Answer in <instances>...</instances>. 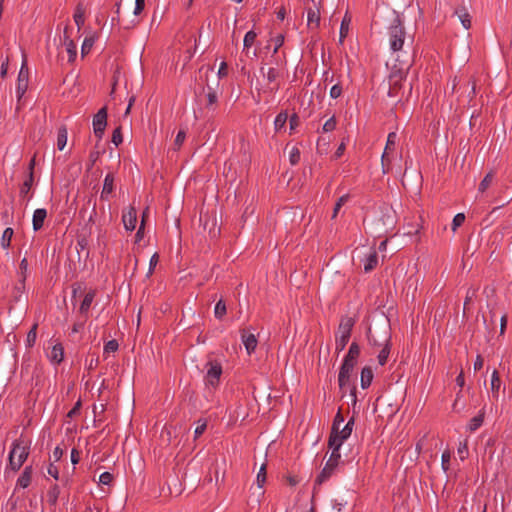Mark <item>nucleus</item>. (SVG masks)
I'll use <instances>...</instances> for the list:
<instances>
[{
  "label": "nucleus",
  "mask_w": 512,
  "mask_h": 512,
  "mask_svg": "<svg viewBox=\"0 0 512 512\" xmlns=\"http://www.w3.org/2000/svg\"><path fill=\"white\" fill-rule=\"evenodd\" d=\"M94 297H95V291H89L88 293H86V295L84 296V299L80 305V312L82 314H85L89 311L91 304L94 300Z\"/></svg>",
  "instance_id": "obj_30"
},
{
  "label": "nucleus",
  "mask_w": 512,
  "mask_h": 512,
  "mask_svg": "<svg viewBox=\"0 0 512 512\" xmlns=\"http://www.w3.org/2000/svg\"><path fill=\"white\" fill-rule=\"evenodd\" d=\"M257 38V33L254 30L248 31L243 40V50L249 54V49L254 45Z\"/></svg>",
  "instance_id": "obj_26"
},
{
  "label": "nucleus",
  "mask_w": 512,
  "mask_h": 512,
  "mask_svg": "<svg viewBox=\"0 0 512 512\" xmlns=\"http://www.w3.org/2000/svg\"><path fill=\"white\" fill-rule=\"evenodd\" d=\"M390 354V347L389 344L386 343L384 347L381 349V351L378 354V362L380 365H385L388 359V356Z\"/></svg>",
  "instance_id": "obj_38"
},
{
  "label": "nucleus",
  "mask_w": 512,
  "mask_h": 512,
  "mask_svg": "<svg viewBox=\"0 0 512 512\" xmlns=\"http://www.w3.org/2000/svg\"><path fill=\"white\" fill-rule=\"evenodd\" d=\"M364 262V271L370 272L372 271L378 264V255L374 249H371L369 254L363 260Z\"/></svg>",
  "instance_id": "obj_20"
},
{
  "label": "nucleus",
  "mask_w": 512,
  "mask_h": 512,
  "mask_svg": "<svg viewBox=\"0 0 512 512\" xmlns=\"http://www.w3.org/2000/svg\"><path fill=\"white\" fill-rule=\"evenodd\" d=\"M354 367L355 365L343 361L338 376L339 387L342 391L346 388H349L350 376L354 370Z\"/></svg>",
  "instance_id": "obj_9"
},
{
  "label": "nucleus",
  "mask_w": 512,
  "mask_h": 512,
  "mask_svg": "<svg viewBox=\"0 0 512 512\" xmlns=\"http://www.w3.org/2000/svg\"><path fill=\"white\" fill-rule=\"evenodd\" d=\"M344 151H345V144H344V143H341V144L338 146V148H337V150H336V152H335V154H334V158H335V159L340 158V157L343 155Z\"/></svg>",
  "instance_id": "obj_64"
},
{
  "label": "nucleus",
  "mask_w": 512,
  "mask_h": 512,
  "mask_svg": "<svg viewBox=\"0 0 512 512\" xmlns=\"http://www.w3.org/2000/svg\"><path fill=\"white\" fill-rule=\"evenodd\" d=\"M114 189V176L109 173L105 176L103 189L101 192V198L107 199V197L113 192Z\"/></svg>",
  "instance_id": "obj_21"
},
{
  "label": "nucleus",
  "mask_w": 512,
  "mask_h": 512,
  "mask_svg": "<svg viewBox=\"0 0 512 512\" xmlns=\"http://www.w3.org/2000/svg\"><path fill=\"white\" fill-rule=\"evenodd\" d=\"M321 14L317 5L307 9V27L309 30H317L320 26Z\"/></svg>",
  "instance_id": "obj_11"
},
{
  "label": "nucleus",
  "mask_w": 512,
  "mask_h": 512,
  "mask_svg": "<svg viewBox=\"0 0 512 512\" xmlns=\"http://www.w3.org/2000/svg\"><path fill=\"white\" fill-rule=\"evenodd\" d=\"M48 357L52 363L59 364L64 359V348L61 343L53 345Z\"/></svg>",
  "instance_id": "obj_18"
},
{
  "label": "nucleus",
  "mask_w": 512,
  "mask_h": 512,
  "mask_svg": "<svg viewBox=\"0 0 512 512\" xmlns=\"http://www.w3.org/2000/svg\"><path fill=\"white\" fill-rule=\"evenodd\" d=\"M387 36L390 49L393 52L400 51L403 48L406 32L402 19L396 13L392 23L388 27Z\"/></svg>",
  "instance_id": "obj_1"
},
{
  "label": "nucleus",
  "mask_w": 512,
  "mask_h": 512,
  "mask_svg": "<svg viewBox=\"0 0 512 512\" xmlns=\"http://www.w3.org/2000/svg\"><path fill=\"white\" fill-rule=\"evenodd\" d=\"M206 385L212 388H216L219 384L220 377L222 375V366L217 361H209L206 364Z\"/></svg>",
  "instance_id": "obj_4"
},
{
  "label": "nucleus",
  "mask_w": 512,
  "mask_h": 512,
  "mask_svg": "<svg viewBox=\"0 0 512 512\" xmlns=\"http://www.w3.org/2000/svg\"><path fill=\"white\" fill-rule=\"evenodd\" d=\"M32 183H33V174L30 173L29 177L24 181V183L20 189L21 196H26L29 193Z\"/></svg>",
  "instance_id": "obj_41"
},
{
  "label": "nucleus",
  "mask_w": 512,
  "mask_h": 512,
  "mask_svg": "<svg viewBox=\"0 0 512 512\" xmlns=\"http://www.w3.org/2000/svg\"><path fill=\"white\" fill-rule=\"evenodd\" d=\"M145 7V0H135L134 15H140Z\"/></svg>",
  "instance_id": "obj_56"
},
{
  "label": "nucleus",
  "mask_w": 512,
  "mask_h": 512,
  "mask_svg": "<svg viewBox=\"0 0 512 512\" xmlns=\"http://www.w3.org/2000/svg\"><path fill=\"white\" fill-rule=\"evenodd\" d=\"M341 94H342V87L338 84L332 86V88L330 89V96L333 99L340 97Z\"/></svg>",
  "instance_id": "obj_55"
},
{
  "label": "nucleus",
  "mask_w": 512,
  "mask_h": 512,
  "mask_svg": "<svg viewBox=\"0 0 512 512\" xmlns=\"http://www.w3.org/2000/svg\"><path fill=\"white\" fill-rule=\"evenodd\" d=\"M94 43H95V38L93 36L86 37L84 39V41L82 43V47H81V54H82L83 57L90 52V50L93 47Z\"/></svg>",
  "instance_id": "obj_35"
},
{
  "label": "nucleus",
  "mask_w": 512,
  "mask_h": 512,
  "mask_svg": "<svg viewBox=\"0 0 512 512\" xmlns=\"http://www.w3.org/2000/svg\"><path fill=\"white\" fill-rule=\"evenodd\" d=\"M336 124V119L334 116H332L324 123L322 130L324 132H331L336 128Z\"/></svg>",
  "instance_id": "obj_48"
},
{
  "label": "nucleus",
  "mask_w": 512,
  "mask_h": 512,
  "mask_svg": "<svg viewBox=\"0 0 512 512\" xmlns=\"http://www.w3.org/2000/svg\"><path fill=\"white\" fill-rule=\"evenodd\" d=\"M272 42H274V50H273V53L276 54L279 50V48L283 45L284 43V35L282 34H278L277 36H275L274 38H272L271 40Z\"/></svg>",
  "instance_id": "obj_50"
},
{
  "label": "nucleus",
  "mask_w": 512,
  "mask_h": 512,
  "mask_svg": "<svg viewBox=\"0 0 512 512\" xmlns=\"http://www.w3.org/2000/svg\"><path fill=\"white\" fill-rule=\"evenodd\" d=\"M118 342L116 340L108 341L104 346V353H111L118 350Z\"/></svg>",
  "instance_id": "obj_49"
},
{
  "label": "nucleus",
  "mask_w": 512,
  "mask_h": 512,
  "mask_svg": "<svg viewBox=\"0 0 512 512\" xmlns=\"http://www.w3.org/2000/svg\"><path fill=\"white\" fill-rule=\"evenodd\" d=\"M406 75L403 71H394L389 76V91L390 97L396 98L400 95V91L405 81Z\"/></svg>",
  "instance_id": "obj_5"
},
{
  "label": "nucleus",
  "mask_w": 512,
  "mask_h": 512,
  "mask_svg": "<svg viewBox=\"0 0 512 512\" xmlns=\"http://www.w3.org/2000/svg\"><path fill=\"white\" fill-rule=\"evenodd\" d=\"M289 123H290V129H291V130H293V129H294L296 126H298V124H299V118H298V116H297L296 114L292 115V116L290 117V121H289Z\"/></svg>",
  "instance_id": "obj_62"
},
{
  "label": "nucleus",
  "mask_w": 512,
  "mask_h": 512,
  "mask_svg": "<svg viewBox=\"0 0 512 512\" xmlns=\"http://www.w3.org/2000/svg\"><path fill=\"white\" fill-rule=\"evenodd\" d=\"M342 445L337 441H335L334 438H329V447L332 448V453L330 457L328 458L329 461H333L340 465L341 462V454H340V447Z\"/></svg>",
  "instance_id": "obj_19"
},
{
  "label": "nucleus",
  "mask_w": 512,
  "mask_h": 512,
  "mask_svg": "<svg viewBox=\"0 0 512 512\" xmlns=\"http://www.w3.org/2000/svg\"><path fill=\"white\" fill-rule=\"evenodd\" d=\"M228 74V67H227V63L226 62H221L220 64V67H219V70H218V76L220 78L222 77H226Z\"/></svg>",
  "instance_id": "obj_59"
},
{
  "label": "nucleus",
  "mask_w": 512,
  "mask_h": 512,
  "mask_svg": "<svg viewBox=\"0 0 512 512\" xmlns=\"http://www.w3.org/2000/svg\"><path fill=\"white\" fill-rule=\"evenodd\" d=\"M47 217V211L44 208L36 209L33 213L32 224L35 231L43 227L44 221Z\"/></svg>",
  "instance_id": "obj_17"
},
{
  "label": "nucleus",
  "mask_w": 512,
  "mask_h": 512,
  "mask_svg": "<svg viewBox=\"0 0 512 512\" xmlns=\"http://www.w3.org/2000/svg\"><path fill=\"white\" fill-rule=\"evenodd\" d=\"M442 467L445 471H447L449 469V463H450V453L449 452H444L442 454Z\"/></svg>",
  "instance_id": "obj_57"
},
{
  "label": "nucleus",
  "mask_w": 512,
  "mask_h": 512,
  "mask_svg": "<svg viewBox=\"0 0 512 512\" xmlns=\"http://www.w3.org/2000/svg\"><path fill=\"white\" fill-rule=\"evenodd\" d=\"M37 338V324H34L27 334L26 344L28 347H32Z\"/></svg>",
  "instance_id": "obj_39"
},
{
  "label": "nucleus",
  "mask_w": 512,
  "mask_h": 512,
  "mask_svg": "<svg viewBox=\"0 0 512 512\" xmlns=\"http://www.w3.org/2000/svg\"><path fill=\"white\" fill-rule=\"evenodd\" d=\"M465 221V215L463 213H458L454 216L452 221V230L456 231L458 227H460Z\"/></svg>",
  "instance_id": "obj_46"
},
{
  "label": "nucleus",
  "mask_w": 512,
  "mask_h": 512,
  "mask_svg": "<svg viewBox=\"0 0 512 512\" xmlns=\"http://www.w3.org/2000/svg\"><path fill=\"white\" fill-rule=\"evenodd\" d=\"M186 138V133L183 130H180L178 134L176 135V138L174 140L173 149L179 150L182 144L184 143Z\"/></svg>",
  "instance_id": "obj_44"
},
{
  "label": "nucleus",
  "mask_w": 512,
  "mask_h": 512,
  "mask_svg": "<svg viewBox=\"0 0 512 512\" xmlns=\"http://www.w3.org/2000/svg\"><path fill=\"white\" fill-rule=\"evenodd\" d=\"M122 222H123L124 228L127 231H133L136 228L137 212L134 207L129 206L128 208L123 210Z\"/></svg>",
  "instance_id": "obj_10"
},
{
  "label": "nucleus",
  "mask_w": 512,
  "mask_h": 512,
  "mask_svg": "<svg viewBox=\"0 0 512 512\" xmlns=\"http://www.w3.org/2000/svg\"><path fill=\"white\" fill-rule=\"evenodd\" d=\"M218 101L217 93L214 90H209L207 94V106H212Z\"/></svg>",
  "instance_id": "obj_53"
},
{
  "label": "nucleus",
  "mask_w": 512,
  "mask_h": 512,
  "mask_svg": "<svg viewBox=\"0 0 512 512\" xmlns=\"http://www.w3.org/2000/svg\"><path fill=\"white\" fill-rule=\"evenodd\" d=\"M490 386H491L492 397L495 400H498V398H499V390H500V387H501V379H500L498 371H496V370H494L492 375H491Z\"/></svg>",
  "instance_id": "obj_22"
},
{
  "label": "nucleus",
  "mask_w": 512,
  "mask_h": 512,
  "mask_svg": "<svg viewBox=\"0 0 512 512\" xmlns=\"http://www.w3.org/2000/svg\"><path fill=\"white\" fill-rule=\"evenodd\" d=\"M256 483L259 488H263L266 483V465L262 464L256 477Z\"/></svg>",
  "instance_id": "obj_37"
},
{
  "label": "nucleus",
  "mask_w": 512,
  "mask_h": 512,
  "mask_svg": "<svg viewBox=\"0 0 512 512\" xmlns=\"http://www.w3.org/2000/svg\"><path fill=\"white\" fill-rule=\"evenodd\" d=\"M350 23H351V17H350V15H348V13H346L342 19L341 26H340V36H339L340 44L343 43L344 39L348 35Z\"/></svg>",
  "instance_id": "obj_25"
},
{
  "label": "nucleus",
  "mask_w": 512,
  "mask_h": 512,
  "mask_svg": "<svg viewBox=\"0 0 512 512\" xmlns=\"http://www.w3.org/2000/svg\"><path fill=\"white\" fill-rule=\"evenodd\" d=\"M373 379V372L370 367H364L361 371V386L363 389L370 386Z\"/></svg>",
  "instance_id": "obj_29"
},
{
  "label": "nucleus",
  "mask_w": 512,
  "mask_h": 512,
  "mask_svg": "<svg viewBox=\"0 0 512 512\" xmlns=\"http://www.w3.org/2000/svg\"><path fill=\"white\" fill-rule=\"evenodd\" d=\"M455 13L457 14L463 27L465 29H469L471 27V17L469 13L464 8L456 10Z\"/></svg>",
  "instance_id": "obj_32"
},
{
  "label": "nucleus",
  "mask_w": 512,
  "mask_h": 512,
  "mask_svg": "<svg viewBox=\"0 0 512 512\" xmlns=\"http://www.w3.org/2000/svg\"><path fill=\"white\" fill-rule=\"evenodd\" d=\"M64 45L66 47V51L69 54V61L72 62L75 60L77 55V48L74 41L68 35V28L64 29Z\"/></svg>",
  "instance_id": "obj_16"
},
{
  "label": "nucleus",
  "mask_w": 512,
  "mask_h": 512,
  "mask_svg": "<svg viewBox=\"0 0 512 512\" xmlns=\"http://www.w3.org/2000/svg\"><path fill=\"white\" fill-rule=\"evenodd\" d=\"M28 69L26 67V61H23L22 67L18 74L16 95L18 102L22 99L28 88Z\"/></svg>",
  "instance_id": "obj_7"
},
{
  "label": "nucleus",
  "mask_w": 512,
  "mask_h": 512,
  "mask_svg": "<svg viewBox=\"0 0 512 512\" xmlns=\"http://www.w3.org/2000/svg\"><path fill=\"white\" fill-rule=\"evenodd\" d=\"M287 119H288V115L286 112L279 113L276 116L275 121H274L275 130L282 129L285 126Z\"/></svg>",
  "instance_id": "obj_36"
},
{
  "label": "nucleus",
  "mask_w": 512,
  "mask_h": 512,
  "mask_svg": "<svg viewBox=\"0 0 512 512\" xmlns=\"http://www.w3.org/2000/svg\"><path fill=\"white\" fill-rule=\"evenodd\" d=\"M289 160L292 165L297 164L300 161V151L298 148L293 147L289 153Z\"/></svg>",
  "instance_id": "obj_47"
},
{
  "label": "nucleus",
  "mask_w": 512,
  "mask_h": 512,
  "mask_svg": "<svg viewBox=\"0 0 512 512\" xmlns=\"http://www.w3.org/2000/svg\"><path fill=\"white\" fill-rule=\"evenodd\" d=\"M355 322L351 317H345L341 320L338 328V335L335 341V348L337 352H341L349 342L352 328Z\"/></svg>",
  "instance_id": "obj_3"
},
{
  "label": "nucleus",
  "mask_w": 512,
  "mask_h": 512,
  "mask_svg": "<svg viewBox=\"0 0 512 512\" xmlns=\"http://www.w3.org/2000/svg\"><path fill=\"white\" fill-rule=\"evenodd\" d=\"M28 261L27 258H23L19 265V277L20 281L24 282L27 277Z\"/></svg>",
  "instance_id": "obj_42"
},
{
  "label": "nucleus",
  "mask_w": 512,
  "mask_h": 512,
  "mask_svg": "<svg viewBox=\"0 0 512 512\" xmlns=\"http://www.w3.org/2000/svg\"><path fill=\"white\" fill-rule=\"evenodd\" d=\"M68 132L65 126H61L57 132V148L62 151L67 144Z\"/></svg>",
  "instance_id": "obj_28"
},
{
  "label": "nucleus",
  "mask_w": 512,
  "mask_h": 512,
  "mask_svg": "<svg viewBox=\"0 0 512 512\" xmlns=\"http://www.w3.org/2000/svg\"><path fill=\"white\" fill-rule=\"evenodd\" d=\"M227 312L226 304L223 300H219L214 308V314L217 319H222Z\"/></svg>",
  "instance_id": "obj_34"
},
{
  "label": "nucleus",
  "mask_w": 512,
  "mask_h": 512,
  "mask_svg": "<svg viewBox=\"0 0 512 512\" xmlns=\"http://www.w3.org/2000/svg\"><path fill=\"white\" fill-rule=\"evenodd\" d=\"M353 425L354 420L352 418L345 424V426L342 429L339 428L337 432L331 431L329 438H334L336 442L338 441L342 445L343 442L350 437L353 430Z\"/></svg>",
  "instance_id": "obj_13"
},
{
  "label": "nucleus",
  "mask_w": 512,
  "mask_h": 512,
  "mask_svg": "<svg viewBox=\"0 0 512 512\" xmlns=\"http://www.w3.org/2000/svg\"><path fill=\"white\" fill-rule=\"evenodd\" d=\"M32 478V467L26 466L22 474L17 480V485L22 488H27L31 483Z\"/></svg>",
  "instance_id": "obj_23"
},
{
  "label": "nucleus",
  "mask_w": 512,
  "mask_h": 512,
  "mask_svg": "<svg viewBox=\"0 0 512 512\" xmlns=\"http://www.w3.org/2000/svg\"><path fill=\"white\" fill-rule=\"evenodd\" d=\"M483 364H484V360H483L482 356L477 355L475 362H474V366H473L474 370L478 371V370L482 369Z\"/></svg>",
  "instance_id": "obj_60"
},
{
  "label": "nucleus",
  "mask_w": 512,
  "mask_h": 512,
  "mask_svg": "<svg viewBox=\"0 0 512 512\" xmlns=\"http://www.w3.org/2000/svg\"><path fill=\"white\" fill-rule=\"evenodd\" d=\"M206 428H207V420H205V419L198 420L197 427L195 428V431H194L195 438H198L199 436H201L204 433V431L206 430Z\"/></svg>",
  "instance_id": "obj_45"
},
{
  "label": "nucleus",
  "mask_w": 512,
  "mask_h": 512,
  "mask_svg": "<svg viewBox=\"0 0 512 512\" xmlns=\"http://www.w3.org/2000/svg\"><path fill=\"white\" fill-rule=\"evenodd\" d=\"M48 474L51 475L53 478L58 479V468L54 464H50L48 467Z\"/></svg>",
  "instance_id": "obj_61"
},
{
  "label": "nucleus",
  "mask_w": 512,
  "mask_h": 512,
  "mask_svg": "<svg viewBox=\"0 0 512 512\" xmlns=\"http://www.w3.org/2000/svg\"><path fill=\"white\" fill-rule=\"evenodd\" d=\"M123 141L122 139V133H121V128L120 127H117L116 129H114L113 131V134H112V142L118 146L119 144H121Z\"/></svg>",
  "instance_id": "obj_51"
},
{
  "label": "nucleus",
  "mask_w": 512,
  "mask_h": 512,
  "mask_svg": "<svg viewBox=\"0 0 512 512\" xmlns=\"http://www.w3.org/2000/svg\"><path fill=\"white\" fill-rule=\"evenodd\" d=\"M14 235V230L10 227L6 228L1 237V247L8 249L11 245V240Z\"/></svg>",
  "instance_id": "obj_33"
},
{
  "label": "nucleus",
  "mask_w": 512,
  "mask_h": 512,
  "mask_svg": "<svg viewBox=\"0 0 512 512\" xmlns=\"http://www.w3.org/2000/svg\"><path fill=\"white\" fill-rule=\"evenodd\" d=\"M339 467V464L327 460L324 468L320 472V474L317 476L315 483L318 485H321L322 483L326 482L332 475H334Z\"/></svg>",
  "instance_id": "obj_12"
},
{
  "label": "nucleus",
  "mask_w": 512,
  "mask_h": 512,
  "mask_svg": "<svg viewBox=\"0 0 512 512\" xmlns=\"http://www.w3.org/2000/svg\"><path fill=\"white\" fill-rule=\"evenodd\" d=\"M79 459H80V454L78 452V450L76 449H72L71 451V461L73 464H77L79 462Z\"/></svg>",
  "instance_id": "obj_63"
},
{
  "label": "nucleus",
  "mask_w": 512,
  "mask_h": 512,
  "mask_svg": "<svg viewBox=\"0 0 512 512\" xmlns=\"http://www.w3.org/2000/svg\"><path fill=\"white\" fill-rule=\"evenodd\" d=\"M241 339L249 355L255 351L258 341L254 334L243 331L241 334Z\"/></svg>",
  "instance_id": "obj_15"
},
{
  "label": "nucleus",
  "mask_w": 512,
  "mask_h": 512,
  "mask_svg": "<svg viewBox=\"0 0 512 512\" xmlns=\"http://www.w3.org/2000/svg\"><path fill=\"white\" fill-rule=\"evenodd\" d=\"M495 173L493 171L488 172L483 180L480 182L478 191L479 193H484L493 183Z\"/></svg>",
  "instance_id": "obj_31"
},
{
  "label": "nucleus",
  "mask_w": 512,
  "mask_h": 512,
  "mask_svg": "<svg viewBox=\"0 0 512 512\" xmlns=\"http://www.w3.org/2000/svg\"><path fill=\"white\" fill-rule=\"evenodd\" d=\"M112 480H113V476L109 472H103L99 476V483H101L103 485H109L112 482Z\"/></svg>",
  "instance_id": "obj_52"
},
{
  "label": "nucleus",
  "mask_w": 512,
  "mask_h": 512,
  "mask_svg": "<svg viewBox=\"0 0 512 512\" xmlns=\"http://www.w3.org/2000/svg\"><path fill=\"white\" fill-rule=\"evenodd\" d=\"M396 138H397V135H396L395 132L389 133V135L387 137V143H386L384 152H383L382 157H381L382 169H383V173L384 174L388 173L389 170H390L389 154L394 149V146H395V143H396Z\"/></svg>",
  "instance_id": "obj_6"
},
{
  "label": "nucleus",
  "mask_w": 512,
  "mask_h": 512,
  "mask_svg": "<svg viewBox=\"0 0 512 512\" xmlns=\"http://www.w3.org/2000/svg\"><path fill=\"white\" fill-rule=\"evenodd\" d=\"M468 453V447L467 443H461L458 447V454L460 455V458L463 460L466 458V455Z\"/></svg>",
  "instance_id": "obj_58"
},
{
  "label": "nucleus",
  "mask_w": 512,
  "mask_h": 512,
  "mask_svg": "<svg viewBox=\"0 0 512 512\" xmlns=\"http://www.w3.org/2000/svg\"><path fill=\"white\" fill-rule=\"evenodd\" d=\"M359 354L360 347L357 343L353 342L349 347L348 354L346 355L344 361L356 365Z\"/></svg>",
  "instance_id": "obj_24"
},
{
  "label": "nucleus",
  "mask_w": 512,
  "mask_h": 512,
  "mask_svg": "<svg viewBox=\"0 0 512 512\" xmlns=\"http://www.w3.org/2000/svg\"><path fill=\"white\" fill-rule=\"evenodd\" d=\"M29 444L22 438L15 440L9 453V466L13 471H18L29 455Z\"/></svg>",
  "instance_id": "obj_2"
},
{
  "label": "nucleus",
  "mask_w": 512,
  "mask_h": 512,
  "mask_svg": "<svg viewBox=\"0 0 512 512\" xmlns=\"http://www.w3.org/2000/svg\"><path fill=\"white\" fill-rule=\"evenodd\" d=\"M344 422V419L340 413H337V415L334 418L333 425H332V431H338L341 424Z\"/></svg>",
  "instance_id": "obj_54"
},
{
  "label": "nucleus",
  "mask_w": 512,
  "mask_h": 512,
  "mask_svg": "<svg viewBox=\"0 0 512 512\" xmlns=\"http://www.w3.org/2000/svg\"><path fill=\"white\" fill-rule=\"evenodd\" d=\"M484 415H485V412H484V409H482L477 416L473 417L470 420V422L467 426V428L470 432L476 431L483 424Z\"/></svg>",
  "instance_id": "obj_27"
},
{
  "label": "nucleus",
  "mask_w": 512,
  "mask_h": 512,
  "mask_svg": "<svg viewBox=\"0 0 512 512\" xmlns=\"http://www.w3.org/2000/svg\"><path fill=\"white\" fill-rule=\"evenodd\" d=\"M73 18L78 27V30H80L81 27L84 25V21H85L84 11L80 7H78L74 13Z\"/></svg>",
  "instance_id": "obj_40"
},
{
  "label": "nucleus",
  "mask_w": 512,
  "mask_h": 512,
  "mask_svg": "<svg viewBox=\"0 0 512 512\" xmlns=\"http://www.w3.org/2000/svg\"><path fill=\"white\" fill-rule=\"evenodd\" d=\"M107 125V109L101 108L93 118L94 134L100 139L105 131Z\"/></svg>",
  "instance_id": "obj_8"
},
{
  "label": "nucleus",
  "mask_w": 512,
  "mask_h": 512,
  "mask_svg": "<svg viewBox=\"0 0 512 512\" xmlns=\"http://www.w3.org/2000/svg\"><path fill=\"white\" fill-rule=\"evenodd\" d=\"M264 77L266 78L268 84H272V86L268 87L267 90L265 89L264 92H273L274 90H277L279 88L278 83H276L277 78L279 77V72L276 68L270 67L267 69V71H264V68L261 69Z\"/></svg>",
  "instance_id": "obj_14"
},
{
  "label": "nucleus",
  "mask_w": 512,
  "mask_h": 512,
  "mask_svg": "<svg viewBox=\"0 0 512 512\" xmlns=\"http://www.w3.org/2000/svg\"><path fill=\"white\" fill-rule=\"evenodd\" d=\"M348 199H349V195H348V194L343 195V196H341V197L338 199V201L336 202L335 207H334V209H333L332 218H336V216H337V214H338L339 210L341 209V207H342L344 204H346V203H347Z\"/></svg>",
  "instance_id": "obj_43"
}]
</instances>
